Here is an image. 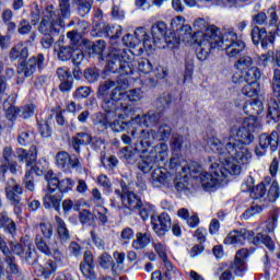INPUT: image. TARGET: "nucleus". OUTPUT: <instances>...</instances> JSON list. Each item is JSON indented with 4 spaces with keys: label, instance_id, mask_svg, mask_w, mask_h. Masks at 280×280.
Segmentation results:
<instances>
[{
    "label": "nucleus",
    "instance_id": "9",
    "mask_svg": "<svg viewBox=\"0 0 280 280\" xmlns=\"http://www.w3.org/2000/svg\"><path fill=\"white\" fill-rule=\"evenodd\" d=\"M151 34V45H154L158 49H166V47L168 49H174V47H178V39L167 35V24L165 22H156L153 24Z\"/></svg>",
    "mask_w": 280,
    "mask_h": 280
},
{
    "label": "nucleus",
    "instance_id": "59",
    "mask_svg": "<svg viewBox=\"0 0 280 280\" xmlns=\"http://www.w3.org/2000/svg\"><path fill=\"white\" fill-rule=\"evenodd\" d=\"M14 161V151L12 147H4L2 151V165L10 164Z\"/></svg>",
    "mask_w": 280,
    "mask_h": 280
},
{
    "label": "nucleus",
    "instance_id": "23",
    "mask_svg": "<svg viewBox=\"0 0 280 280\" xmlns=\"http://www.w3.org/2000/svg\"><path fill=\"white\" fill-rule=\"evenodd\" d=\"M80 271L84 279H97V272H95V265L93 260V253L89 250L84 252L83 261L80 262Z\"/></svg>",
    "mask_w": 280,
    "mask_h": 280
},
{
    "label": "nucleus",
    "instance_id": "60",
    "mask_svg": "<svg viewBox=\"0 0 280 280\" xmlns=\"http://www.w3.org/2000/svg\"><path fill=\"white\" fill-rule=\"evenodd\" d=\"M152 246L160 258L165 259L167 257V246L161 242H153Z\"/></svg>",
    "mask_w": 280,
    "mask_h": 280
},
{
    "label": "nucleus",
    "instance_id": "24",
    "mask_svg": "<svg viewBox=\"0 0 280 280\" xmlns=\"http://www.w3.org/2000/svg\"><path fill=\"white\" fill-rule=\"evenodd\" d=\"M161 119V114L149 112L144 115H137L132 117L129 121L130 126H145V128H152L153 126H156L159 124V120Z\"/></svg>",
    "mask_w": 280,
    "mask_h": 280
},
{
    "label": "nucleus",
    "instance_id": "64",
    "mask_svg": "<svg viewBox=\"0 0 280 280\" xmlns=\"http://www.w3.org/2000/svg\"><path fill=\"white\" fill-rule=\"evenodd\" d=\"M18 32L22 35L25 36L26 34H30L32 32V24H30V21L27 20H21L18 26Z\"/></svg>",
    "mask_w": 280,
    "mask_h": 280
},
{
    "label": "nucleus",
    "instance_id": "1",
    "mask_svg": "<svg viewBox=\"0 0 280 280\" xmlns=\"http://www.w3.org/2000/svg\"><path fill=\"white\" fill-rule=\"evenodd\" d=\"M261 128V122L256 117H248L244 120L243 126H233L230 130V137L225 147L223 148L220 139L211 137L207 140L206 150H210L214 154H219L222 163H235L240 165L241 171L243 165H248L253 154L248 147L255 141L253 132Z\"/></svg>",
    "mask_w": 280,
    "mask_h": 280
},
{
    "label": "nucleus",
    "instance_id": "39",
    "mask_svg": "<svg viewBox=\"0 0 280 280\" xmlns=\"http://www.w3.org/2000/svg\"><path fill=\"white\" fill-rule=\"evenodd\" d=\"M0 226L7 229L8 233L11 235H14L16 232V224L9 219L8 213L5 212L0 213Z\"/></svg>",
    "mask_w": 280,
    "mask_h": 280
},
{
    "label": "nucleus",
    "instance_id": "37",
    "mask_svg": "<svg viewBox=\"0 0 280 280\" xmlns=\"http://www.w3.org/2000/svg\"><path fill=\"white\" fill-rule=\"evenodd\" d=\"M31 152L32 153L28 154L25 149L16 150L19 161H21V163H26L27 167H30V165H32V161H36V147L35 145L31 147Z\"/></svg>",
    "mask_w": 280,
    "mask_h": 280
},
{
    "label": "nucleus",
    "instance_id": "32",
    "mask_svg": "<svg viewBox=\"0 0 280 280\" xmlns=\"http://www.w3.org/2000/svg\"><path fill=\"white\" fill-rule=\"evenodd\" d=\"M93 141V136L89 132H79L75 133L72 138V148L77 152V154H80V145H89Z\"/></svg>",
    "mask_w": 280,
    "mask_h": 280
},
{
    "label": "nucleus",
    "instance_id": "41",
    "mask_svg": "<svg viewBox=\"0 0 280 280\" xmlns=\"http://www.w3.org/2000/svg\"><path fill=\"white\" fill-rule=\"evenodd\" d=\"M184 174H189L192 178H198V174L202 172V166L198 162H190L187 166H183Z\"/></svg>",
    "mask_w": 280,
    "mask_h": 280
},
{
    "label": "nucleus",
    "instance_id": "10",
    "mask_svg": "<svg viewBox=\"0 0 280 280\" xmlns=\"http://www.w3.org/2000/svg\"><path fill=\"white\" fill-rule=\"evenodd\" d=\"M168 156L170 148L167 147V143L162 142L156 144L149 153L147 151L144 154L140 155L144 165L140 164L139 167L144 173L150 172L156 163H164V161H167Z\"/></svg>",
    "mask_w": 280,
    "mask_h": 280
},
{
    "label": "nucleus",
    "instance_id": "42",
    "mask_svg": "<svg viewBox=\"0 0 280 280\" xmlns=\"http://www.w3.org/2000/svg\"><path fill=\"white\" fill-rule=\"evenodd\" d=\"M188 145L189 141H187V138L183 136H175L171 141V148L174 150V152H178Z\"/></svg>",
    "mask_w": 280,
    "mask_h": 280
},
{
    "label": "nucleus",
    "instance_id": "50",
    "mask_svg": "<svg viewBox=\"0 0 280 280\" xmlns=\"http://www.w3.org/2000/svg\"><path fill=\"white\" fill-rule=\"evenodd\" d=\"M36 139V135L32 131H22L18 137V143L21 145H30V143H34Z\"/></svg>",
    "mask_w": 280,
    "mask_h": 280
},
{
    "label": "nucleus",
    "instance_id": "38",
    "mask_svg": "<svg viewBox=\"0 0 280 280\" xmlns=\"http://www.w3.org/2000/svg\"><path fill=\"white\" fill-rule=\"evenodd\" d=\"M228 267L234 272L235 277L246 275V262L242 259H234Z\"/></svg>",
    "mask_w": 280,
    "mask_h": 280
},
{
    "label": "nucleus",
    "instance_id": "55",
    "mask_svg": "<svg viewBox=\"0 0 280 280\" xmlns=\"http://www.w3.org/2000/svg\"><path fill=\"white\" fill-rule=\"evenodd\" d=\"M279 183L272 182L267 195L269 202H277V200H279Z\"/></svg>",
    "mask_w": 280,
    "mask_h": 280
},
{
    "label": "nucleus",
    "instance_id": "4",
    "mask_svg": "<svg viewBox=\"0 0 280 280\" xmlns=\"http://www.w3.org/2000/svg\"><path fill=\"white\" fill-rule=\"evenodd\" d=\"M192 32L194 30L190 25H183L180 27L179 40L185 43V45H189V47L197 45L196 56L198 60H207L209 54H211L212 47H215L221 43L220 37L213 35L211 36V40L213 42L209 43V34L199 37L197 33L192 34Z\"/></svg>",
    "mask_w": 280,
    "mask_h": 280
},
{
    "label": "nucleus",
    "instance_id": "63",
    "mask_svg": "<svg viewBox=\"0 0 280 280\" xmlns=\"http://www.w3.org/2000/svg\"><path fill=\"white\" fill-rule=\"evenodd\" d=\"M95 213H97L98 220L102 224H106V222H108V209L103 206H96Z\"/></svg>",
    "mask_w": 280,
    "mask_h": 280
},
{
    "label": "nucleus",
    "instance_id": "5",
    "mask_svg": "<svg viewBox=\"0 0 280 280\" xmlns=\"http://www.w3.org/2000/svg\"><path fill=\"white\" fill-rule=\"evenodd\" d=\"M192 32L194 30L190 25H183L180 27L179 40L185 43V45H189V47L197 45L196 56L198 60H207L209 54H211L212 47H215L221 43L220 37L213 35L211 36V40L213 42L209 43V34L199 37L197 33L192 34Z\"/></svg>",
    "mask_w": 280,
    "mask_h": 280
},
{
    "label": "nucleus",
    "instance_id": "52",
    "mask_svg": "<svg viewBox=\"0 0 280 280\" xmlns=\"http://www.w3.org/2000/svg\"><path fill=\"white\" fill-rule=\"evenodd\" d=\"M98 265L101 268H104V270H108V268H115L113 257L108 253H103L98 256Z\"/></svg>",
    "mask_w": 280,
    "mask_h": 280
},
{
    "label": "nucleus",
    "instance_id": "30",
    "mask_svg": "<svg viewBox=\"0 0 280 280\" xmlns=\"http://www.w3.org/2000/svg\"><path fill=\"white\" fill-rule=\"evenodd\" d=\"M122 191L125 195L121 196V202L124 207H127V209H138V207L141 205V200L137 198V195L135 192L128 190L127 187H122Z\"/></svg>",
    "mask_w": 280,
    "mask_h": 280
},
{
    "label": "nucleus",
    "instance_id": "51",
    "mask_svg": "<svg viewBox=\"0 0 280 280\" xmlns=\"http://www.w3.org/2000/svg\"><path fill=\"white\" fill-rule=\"evenodd\" d=\"M235 68L238 71H247L248 69H253V58L249 56L241 57L235 63Z\"/></svg>",
    "mask_w": 280,
    "mask_h": 280
},
{
    "label": "nucleus",
    "instance_id": "56",
    "mask_svg": "<svg viewBox=\"0 0 280 280\" xmlns=\"http://www.w3.org/2000/svg\"><path fill=\"white\" fill-rule=\"evenodd\" d=\"M73 51V47L71 46H61L58 51V59L62 62H67V60H71V54Z\"/></svg>",
    "mask_w": 280,
    "mask_h": 280
},
{
    "label": "nucleus",
    "instance_id": "31",
    "mask_svg": "<svg viewBox=\"0 0 280 280\" xmlns=\"http://www.w3.org/2000/svg\"><path fill=\"white\" fill-rule=\"evenodd\" d=\"M44 196L43 205L45 209H55V211L60 212V202H62V197L60 195H54L51 190H48Z\"/></svg>",
    "mask_w": 280,
    "mask_h": 280
},
{
    "label": "nucleus",
    "instance_id": "36",
    "mask_svg": "<svg viewBox=\"0 0 280 280\" xmlns=\"http://www.w3.org/2000/svg\"><path fill=\"white\" fill-rule=\"evenodd\" d=\"M9 56L11 60H25L30 56V50L23 43H20L11 49Z\"/></svg>",
    "mask_w": 280,
    "mask_h": 280
},
{
    "label": "nucleus",
    "instance_id": "29",
    "mask_svg": "<svg viewBox=\"0 0 280 280\" xmlns=\"http://www.w3.org/2000/svg\"><path fill=\"white\" fill-rule=\"evenodd\" d=\"M4 261L7 264V275H13L18 280H25V273L21 271L19 265H16V258L12 254L4 257Z\"/></svg>",
    "mask_w": 280,
    "mask_h": 280
},
{
    "label": "nucleus",
    "instance_id": "2",
    "mask_svg": "<svg viewBox=\"0 0 280 280\" xmlns=\"http://www.w3.org/2000/svg\"><path fill=\"white\" fill-rule=\"evenodd\" d=\"M105 69L112 73H118L121 78H126V75H130L135 71L148 75L152 73V62L144 58L135 60V52L130 49L112 48L107 55Z\"/></svg>",
    "mask_w": 280,
    "mask_h": 280
},
{
    "label": "nucleus",
    "instance_id": "34",
    "mask_svg": "<svg viewBox=\"0 0 280 280\" xmlns=\"http://www.w3.org/2000/svg\"><path fill=\"white\" fill-rule=\"evenodd\" d=\"M55 222L57 224V233L61 242H69L71 240V232H69L65 220L57 215L55 217Z\"/></svg>",
    "mask_w": 280,
    "mask_h": 280
},
{
    "label": "nucleus",
    "instance_id": "43",
    "mask_svg": "<svg viewBox=\"0 0 280 280\" xmlns=\"http://www.w3.org/2000/svg\"><path fill=\"white\" fill-rule=\"evenodd\" d=\"M139 211L140 217L142 220H149V218H154L152 213H154V206L150 203H143L141 202L138 208H136Z\"/></svg>",
    "mask_w": 280,
    "mask_h": 280
},
{
    "label": "nucleus",
    "instance_id": "46",
    "mask_svg": "<svg viewBox=\"0 0 280 280\" xmlns=\"http://www.w3.org/2000/svg\"><path fill=\"white\" fill-rule=\"evenodd\" d=\"M80 28L73 30L68 32L67 37L72 40L73 43H75V40H78V38H80V36H82L84 34V30H86L89 27V24L84 21H81L78 23Z\"/></svg>",
    "mask_w": 280,
    "mask_h": 280
},
{
    "label": "nucleus",
    "instance_id": "27",
    "mask_svg": "<svg viewBox=\"0 0 280 280\" xmlns=\"http://www.w3.org/2000/svg\"><path fill=\"white\" fill-rule=\"evenodd\" d=\"M119 119H126V116L124 118H119L116 112H106L103 126H105V128H108L109 126L114 132H124V130H126L127 124Z\"/></svg>",
    "mask_w": 280,
    "mask_h": 280
},
{
    "label": "nucleus",
    "instance_id": "62",
    "mask_svg": "<svg viewBox=\"0 0 280 280\" xmlns=\"http://www.w3.org/2000/svg\"><path fill=\"white\" fill-rule=\"evenodd\" d=\"M129 102H139L141 101V97H143V92H141L139 89L129 90L126 92V96Z\"/></svg>",
    "mask_w": 280,
    "mask_h": 280
},
{
    "label": "nucleus",
    "instance_id": "44",
    "mask_svg": "<svg viewBox=\"0 0 280 280\" xmlns=\"http://www.w3.org/2000/svg\"><path fill=\"white\" fill-rule=\"evenodd\" d=\"M80 16H86L93 8V0H75Z\"/></svg>",
    "mask_w": 280,
    "mask_h": 280
},
{
    "label": "nucleus",
    "instance_id": "13",
    "mask_svg": "<svg viewBox=\"0 0 280 280\" xmlns=\"http://www.w3.org/2000/svg\"><path fill=\"white\" fill-rule=\"evenodd\" d=\"M222 39L223 45L225 46V54L230 58H236V56H240V54L246 49V44L237 38V33L233 30L225 32Z\"/></svg>",
    "mask_w": 280,
    "mask_h": 280
},
{
    "label": "nucleus",
    "instance_id": "20",
    "mask_svg": "<svg viewBox=\"0 0 280 280\" xmlns=\"http://www.w3.org/2000/svg\"><path fill=\"white\" fill-rule=\"evenodd\" d=\"M151 224L154 233L159 237H163L172 229V218L167 212H163L160 215L151 217Z\"/></svg>",
    "mask_w": 280,
    "mask_h": 280
},
{
    "label": "nucleus",
    "instance_id": "19",
    "mask_svg": "<svg viewBox=\"0 0 280 280\" xmlns=\"http://www.w3.org/2000/svg\"><path fill=\"white\" fill-rule=\"evenodd\" d=\"M35 245L37 246L39 253H43L47 257H52L55 261H62V259H65V255H62V252H60V248H58L57 242L48 246V244L45 243V240H43V236L36 235Z\"/></svg>",
    "mask_w": 280,
    "mask_h": 280
},
{
    "label": "nucleus",
    "instance_id": "49",
    "mask_svg": "<svg viewBox=\"0 0 280 280\" xmlns=\"http://www.w3.org/2000/svg\"><path fill=\"white\" fill-rule=\"evenodd\" d=\"M258 92H259L258 82L245 83V85L242 89L243 95H246L247 97H255Z\"/></svg>",
    "mask_w": 280,
    "mask_h": 280
},
{
    "label": "nucleus",
    "instance_id": "40",
    "mask_svg": "<svg viewBox=\"0 0 280 280\" xmlns=\"http://www.w3.org/2000/svg\"><path fill=\"white\" fill-rule=\"evenodd\" d=\"M69 161H71V155L67 151H59L56 154V165L59 166L61 170L69 168Z\"/></svg>",
    "mask_w": 280,
    "mask_h": 280
},
{
    "label": "nucleus",
    "instance_id": "61",
    "mask_svg": "<svg viewBox=\"0 0 280 280\" xmlns=\"http://www.w3.org/2000/svg\"><path fill=\"white\" fill-rule=\"evenodd\" d=\"M71 60L75 67L82 65V60H84V52L79 48H72Z\"/></svg>",
    "mask_w": 280,
    "mask_h": 280
},
{
    "label": "nucleus",
    "instance_id": "3",
    "mask_svg": "<svg viewBox=\"0 0 280 280\" xmlns=\"http://www.w3.org/2000/svg\"><path fill=\"white\" fill-rule=\"evenodd\" d=\"M219 163L211 164L212 173L202 172L199 174L200 183L203 189H213L224 183H229L233 176H240L242 174V166L233 163L231 160L228 162L220 161V155H218Z\"/></svg>",
    "mask_w": 280,
    "mask_h": 280
},
{
    "label": "nucleus",
    "instance_id": "17",
    "mask_svg": "<svg viewBox=\"0 0 280 280\" xmlns=\"http://www.w3.org/2000/svg\"><path fill=\"white\" fill-rule=\"evenodd\" d=\"M7 198L14 207L15 215H21V194H23V188L13 178L7 182L5 186Z\"/></svg>",
    "mask_w": 280,
    "mask_h": 280
},
{
    "label": "nucleus",
    "instance_id": "22",
    "mask_svg": "<svg viewBox=\"0 0 280 280\" xmlns=\"http://www.w3.org/2000/svg\"><path fill=\"white\" fill-rule=\"evenodd\" d=\"M252 40L254 45H261L262 49H267L269 45L275 43V35L268 33L266 28H259V26H254L250 33Z\"/></svg>",
    "mask_w": 280,
    "mask_h": 280
},
{
    "label": "nucleus",
    "instance_id": "28",
    "mask_svg": "<svg viewBox=\"0 0 280 280\" xmlns=\"http://www.w3.org/2000/svg\"><path fill=\"white\" fill-rule=\"evenodd\" d=\"M98 34H103L110 38V40H115V38H119L121 36V25H110V24H100V27L96 28Z\"/></svg>",
    "mask_w": 280,
    "mask_h": 280
},
{
    "label": "nucleus",
    "instance_id": "26",
    "mask_svg": "<svg viewBox=\"0 0 280 280\" xmlns=\"http://www.w3.org/2000/svg\"><path fill=\"white\" fill-rule=\"evenodd\" d=\"M30 266L33 267V270L37 273V277H45V279H49L50 276L58 270V265L51 259H48L45 266H42L38 264V261L30 262Z\"/></svg>",
    "mask_w": 280,
    "mask_h": 280
},
{
    "label": "nucleus",
    "instance_id": "7",
    "mask_svg": "<svg viewBox=\"0 0 280 280\" xmlns=\"http://www.w3.org/2000/svg\"><path fill=\"white\" fill-rule=\"evenodd\" d=\"M66 19L69 18L62 16V13L56 10L54 5H47L38 25L39 34H43V36H60V33L65 31Z\"/></svg>",
    "mask_w": 280,
    "mask_h": 280
},
{
    "label": "nucleus",
    "instance_id": "25",
    "mask_svg": "<svg viewBox=\"0 0 280 280\" xmlns=\"http://www.w3.org/2000/svg\"><path fill=\"white\" fill-rule=\"evenodd\" d=\"M172 182V174L166 168L158 167L151 173V185L156 188L165 187Z\"/></svg>",
    "mask_w": 280,
    "mask_h": 280
},
{
    "label": "nucleus",
    "instance_id": "54",
    "mask_svg": "<svg viewBox=\"0 0 280 280\" xmlns=\"http://www.w3.org/2000/svg\"><path fill=\"white\" fill-rule=\"evenodd\" d=\"M120 156H122V159H125L126 163H129V165H135V163H137V155L132 150L128 149V147L120 150Z\"/></svg>",
    "mask_w": 280,
    "mask_h": 280
},
{
    "label": "nucleus",
    "instance_id": "8",
    "mask_svg": "<svg viewBox=\"0 0 280 280\" xmlns=\"http://www.w3.org/2000/svg\"><path fill=\"white\" fill-rule=\"evenodd\" d=\"M126 89H128V80L122 79L116 81V85L109 94V102H113L114 105L109 107V110H105V113H116V116L120 119L133 113V106H124V104L119 103L121 100H126Z\"/></svg>",
    "mask_w": 280,
    "mask_h": 280
},
{
    "label": "nucleus",
    "instance_id": "57",
    "mask_svg": "<svg viewBox=\"0 0 280 280\" xmlns=\"http://www.w3.org/2000/svg\"><path fill=\"white\" fill-rule=\"evenodd\" d=\"M229 268V264L228 262H221L220 265V277L219 280H234L235 277H233V272H231V269H226Z\"/></svg>",
    "mask_w": 280,
    "mask_h": 280
},
{
    "label": "nucleus",
    "instance_id": "15",
    "mask_svg": "<svg viewBox=\"0 0 280 280\" xmlns=\"http://www.w3.org/2000/svg\"><path fill=\"white\" fill-rule=\"evenodd\" d=\"M45 180L48 183V191H56L59 189L61 194H69L75 187V180L72 178L58 179L54 174V171H48L45 175Z\"/></svg>",
    "mask_w": 280,
    "mask_h": 280
},
{
    "label": "nucleus",
    "instance_id": "16",
    "mask_svg": "<svg viewBox=\"0 0 280 280\" xmlns=\"http://www.w3.org/2000/svg\"><path fill=\"white\" fill-rule=\"evenodd\" d=\"M36 69L42 71L45 69V56L38 54L31 57L27 61H23L18 67L19 75H24V78H32L33 73H36Z\"/></svg>",
    "mask_w": 280,
    "mask_h": 280
},
{
    "label": "nucleus",
    "instance_id": "12",
    "mask_svg": "<svg viewBox=\"0 0 280 280\" xmlns=\"http://www.w3.org/2000/svg\"><path fill=\"white\" fill-rule=\"evenodd\" d=\"M194 27L197 30V36L200 38L202 36H207L208 34V43H214L213 39H211V36H218L220 39V44L215 47H212V49H222V45H224V39L222 38V33H220V28L213 24L207 23L205 19H197L194 22Z\"/></svg>",
    "mask_w": 280,
    "mask_h": 280
},
{
    "label": "nucleus",
    "instance_id": "21",
    "mask_svg": "<svg viewBox=\"0 0 280 280\" xmlns=\"http://www.w3.org/2000/svg\"><path fill=\"white\" fill-rule=\"evenodd\" d=\"M116 84L117 82L113 80H106L98 85L97 97L102 100L104 110H110L112 106H114L113 101H110V93Z\"/></svg>",
    "mask_w": 280,
    "mask_h": 280
},
{
    "label": "nucleus",
    "instance_id": "35",
    "mask_svg": "<svg viewBox=\"0 0 280 280\" xmlns=\"http://www.w3.org/2000/svg\"><path fill=\"white\" fill-rule=\"evenodd\" d=\"M243 110L245 115H249V117H255V115L261 114V110H264V105L260 101L254 100L253 102L245 103L243 105Z\"/></svg>",
    "mask_w": 280,
    "mask_h": 280
},
{
    "label": "nucleus",
    "instance_id": "47",
    "mask_svg": "<svg viewBox=\"0 0 280 280\" xmlns=\"http://www.w3.org/2000/svg\"><path fill=\"white\" fill-rule=\"evenodd\" d=\"M245 83L257 82L261 78V71L257 67H252L245 71Z\"/></svg>",
    "mask_w": 280,
    "mask_h": 280
},
{
    "label": "nucleus",
    "instance_id": "11",
    "mask_svg": "<svg viewBox=\"0 0 280 280\" xmlns=\"http://www.w3.org/2000/svg\"><path fill=\"white\" fill-rule=\"evenodd\" d=\"M131 137L133 139L135 151L145 154L149 148L156 141V131L152 129H141L132 126Z\"/></svg>",
    "mask_w": 280,
    "mask_h": 280
},
{
    "label": "nucleus",
    "instance_id": "33",
    "mask_svg": "<svg viewBox=\"0 0 280 280\" xmlns=\"http://www.w3.org/2000/svg\"><path fill=\"white\" fill-rule=\"evenodd\" d=\"M150 232H138L136 238L132 241V248L135 250H143L147 246H150Z\"/></svg>",
    "mask_w": 280,
    "mask_h": 280
},
{
    "label": "nucleus",
    "instance_id": "6",
    "mask_svg": "<svg viewBox=\"0 0 280 280\" xmlns=\"http://www.w3.org/2000/svg\"><path fill=\"white\" fill-rule=\"evenodd\" d=\"M246 242H252L254 246H265L272 253L275 250V242L261 232L255 233L254 231L244 228L231 231L223 241L226 246H244Z\"/></svg>",
    "mask_w": 280,
    "mask_h": 280
},
{
    "label": "nucleus",
    "instance_id": "14",
    "mask_svg": "<svg viewBox=\"0 0 280 280\" xmlns=\"http://www.w3.org/2000/svg\"><path fill=\"white\" fill-rule=\"evenodd\" d=\"M122 43L126 47L135 49L140 43H142L144 49H152V37L148 34L144 27H138L135 32V36L127 34L122 37Z\"/></svg>",
    "mask_w": 280,
    "mask_h": 280
},
{
    "label": "nucleus",
    "instance_id": "45",
    "mask_svg": "<svg viewBox=\"0 0 280 280\" xmlns=\"http://www.w3.org/2000/svg\"><path fill=\"white\" fill-rule=\"evenodd\" d=\"M170 137H172V127L167 124H162L156 132V139L159 141H170Z\"/></svg>",
    "mask_w": 280,
    "mask_h": 280
},
{
    "label": "nucleus",
    "instance_id": "53",
    "mask_svg": "<svg viewBox=\"0 0 280 280\" xmlns=\"http://www.w3.org/2000/svg\"><path fill=\"white\" fill-rule=\"evenodd\" d=\"M71 0H58L59 7L58 12L63 16V19H69L71 16Z\"/></svg>",
    "mask_w": 280,
    "mask_h": 280
},
{
    "label": "nucleus",
    "instance_id": "58",
    "mask_svg": "<svg viewBox=\"0 0 280 280\" xmlns=\"http://www.w3.org/2000/svg\"><path fill=\"white\" fill-rule=\"evenodd\" d=\"M34 110H36L34 104L25 105L19 109V117H22V119H30V117H34Z\"/></svg>",
    "mask_w": 280,
    "mask_h": 280
},
{
    "label": "nucleus",
    "instance_id": "18",
    "mask_svg": "<svg viewBox=\"0 0 280 280\" xmlns=\"http://www.w3.org/2000/svg\"><path fill=\"white\" fill-rule=\"evenodd\" d=\"M279 145V132L272 131L270 135L262 133L259 136L258 145L255 149L256 156H265L270 148L273 152Z\"/></svg>",
    "mask_w": 280,
    "mask_h": 280
},
{
    "label": "nucleus",
    "instance_id": "48",
    "mask_svg": "<svg viewBox=\"0 0 280 280\" xmlns=\"http://www.w3.org/2000/svg\"><path fill=\"white\" fill-rule=\"evenodd\" d=\"M30 16H31V23L33 25H38V23H40V19L43 18V14H42V8L38 5V3L34 2L31 5Z\"/></svg>",
    "mask_w": 280,
    "mask_h": 280
}]
</instances>
